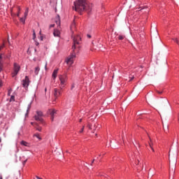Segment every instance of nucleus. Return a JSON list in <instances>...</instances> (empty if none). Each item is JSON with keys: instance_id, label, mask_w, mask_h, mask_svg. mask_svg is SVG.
Masks as SVG:
<instances>
[{"instance_id": "f257e3e1", "label": "nucleus", "mask_w": 179, "mask_h": 179, "mask_svg": "<svg viewBox=\"0 0 179 179\" xmlns=\"http://www.w3.org/2000/svg\"><path fill=\"white\" fill-rule=\"evenodd\" d=\"M92 3H89L87 0H76L74 1L73 9L78 13H82V12L90 13L92 12Z\"/></svg>"}, {"instance_id": "f03ea898", "label": "nucleus", "mask_w": 179, "mask_h": 179, "mask_svg": "<svg viewBox=\"0 0 179 179\" xmlns=\"http://www.w3.org/2000/svg\"><path fill=\"white\" fill-rule=\"evenodd\" d=\"M79 46H72V54H71L70 56H68V57H66V64H68V66H71V64H73V59H76V54H78V52H79Z\"/></svg>"}, {"instance_id": "7ed1b4c3", "label": "nucleus", "mask_w": 179, "mask_h": 179, "mask_svg": "<svg viewBox=\"0 0 179 179\" xmlns=\"http://www.w3.org/2000/svg\"><path fill=\"white\" fill-rule=\"evenodd\" d=\"M152 44H155V45L162 44V40L160 39V36H159L158 34H157L155 36L152 37Z\"/></svg>"}, {"instance_id": "20e7f679", "label": "nucleus", "mask_w": 179, "mask_h": 179, "mask_svg": "<svg viewBox=\"0 0 179 179\" xmlns=\"http://www.w3.org/2000/svg\"><path fill=\"white\" fill-rule=\"evenodd\" d=\"M73 41L74 45L82 44V38L80 36L77 35L73 38Z\"/></svg>"}, {"instance_id": "39448f33", "label": "nucleus", "mask_w": 179, "mask_h": 179, "mask_svg": "<svg viewBox=\"0 0 179 179\" xmlns=\"http://www.w3.org/2000/svg\"><path fill=\"white\" fill-rule=\"evenodd\" d=\"M43 117V112L36 111V115H34V120L43 122V117Z\"/></svg>"}, {"instance_id": "423d86ee", "label": "nucleus", "mask_w": 179, "mask_h": 179, "mask_svg": "<svg viewBox=\"0 0 179 179\" xmlns=\"http://www.w3.org/2000/svg\"><path fill=\"white\" fill-rule=\"evenodd\" d=\"M18 72H20V65L14 63V71L12 72V78L15 77Z\"/></svg>"}, {"instance_id": "0eeeda50", "label": "nucleus", "mask_w": 179, "mask_h": 179, "mask_svg": "<svg viewBox=\"0 0 179 179\" xmlns=\"http://www.w3.org/2000/svg\"><path fill=\"white\" fill-rule=\"evenodd\" d=\"M29 83H30V81L28 80V76L24 77V80H22V87L24 89L27 88Z\"/></svg>"}, {"instance_id": "6e6552de", "label": "nucleus", "mask_w": 179, "mask_h": 179, "mask_svg": "<svg viewBox=\"0 0 179 179\" xmlns=\"http://www.w3.org/2000/svg\"><path fill=\"white\" fill-rule=\"evenodd\" d=\"M65 79H66V76L65 75L59 76V83L62 85V87L65 85Z\"/></svg>"}, {"instance_id": "1a4fd4ad", "label": "nucleus", "mask_w": 179, "mask_h": 179, "mask_svg": "<svg viewBox=\"0 0 179 179\" xmlns=\"http://www.w3.org/2000/svg\"><path fill=\"white\" fill-rule=\"evenodd\" d=\"M61 95V92H59V90H57V88L53 89V97H55V99H57V97H59V96Z\"/></svg>"}, {"instance_id": "9d476101", "label": "nucleus", "mask_w": 179, "mask_h": 179, "mask_svg": "<svg viewBox=\"0 0 179 179\" xmlns=\"http://www.w3.org/2000/svg\"><path fill=\"white\" fill-rule=\"evenodd\" d=\"M130 162H132V164L138 165V163L140 162L139 160H138V158L133 157L132 159H130Z\"/></svg>"}, {"instance_id": "9b49d317", "label": "nucleus", "mask_w": 179, "mask_h": 179, "mask_svg": "<svg viewBox=\"0 0 179 179\" xmlns=\"http://www.w3.org/2000/svg\"><path fill=\"white\" fill-rule=\"evenodd\" d=\"M53 34H54L55 37H59V34H61V33L59 32V31L58 29H55Z\"/></svg>"}, {"instance_id": "f8f14e48", "label": "nucleus", "mask_w": 179, "mask_h": 179, "mask_svg": "<svg viewBox=\"0 0 179 179\" xmlns=\"http://www.w3.org/2000/svg\"><path fill=\"white\" fill-rule=\"evenodd\" d=\"M27 15H29V8H27L24 13V17L27 19Z\"/></svg>"}, {"instance_id": "ddd939ff", "label": "nucleus", "mask_w": 179, "mask_h": 179, "mask_svg": "<svg viewBox=\"0 0 179 179\" xmlns=\"http://www.w3.org/2000/svg\"><path fill=\"white\" fill-rule=\"evenodd\" d=\"M20 21L21 22V23H23V24H24V23H26V17H20Z\"/></svg>"}, {"instance_id": "4468645a", "label": "nucleus", "mask_w": 179, "mask_h": 179, "mask_svg": "<svg viewBox=\"0 0 179 179\" xmlns=\"http://www.w3.org/2000/svg\"><path fill=\"white\" fill-rule=\"evenodd\" d=\"M55 22L58 26H59V24H61V20H59V15H57V20Z\"/></svg>"}, {"instance_id": "2eb2a0df", "label": "nucleus", "mask_w": 179, "mask_h": 179, "mask_svg": "<svg viewBox=\"0 0 179 179\" xmlns=\"http://www.w3.org/2000/svg\"><path fill=\"white\" fill-rule=\"evenodd\" d=\"M38 66H36V68H34V75H38Z\"/></svg>"}, {"instance_id": "dca6fc26", "label": "nucleus", "mask_w": 179, "mask_h": 179, "mask_svg": "<svg viewBox=\"0 0 179 179\" xmlns=\"http://www.w3.org/2000/svg\"><path fill=\"white\" fill-rule=\"evenodd\" d=\"M20 145H22V146L28 147V143H27L26 141H24L20 142Z\"/></svg>"}, {"instance_id": "f3484780", "label": "nucleus", "mask_w": 179, "mask_h": 179, "mask_svg": "<svg viewBox=\"0 0 179 179\" xmlns=\"http://www.w3.org/2000/svg\"><path fill=\"white\" fill-rule=\"evenodd\" d=\"M52 77H53V78H57V70H53V74H52Z\"/></svg>"}, {"instance_id": "a211bd4d", "label": "nucleus", "mask_w": 179, "mask_h": 179, "mask_svg": "<svg viewBox=\"0 0 179 179\" xmlns=\"http://www.w3.org/2000/svg\"><path fill=\"white\" fill-rule=\"evenodd\" d=\"M50 115H51V120H52V115H55V110H51Z\"/></svg>"}, {"instance_id": "6ab92c4d", "label": "nucleus", "mask_w": 179, "mask_h": 179, "mask_svg": "<svg viewBox=\"0 0 179 179\" xmlns=\"http://www.w3.org/2000/svg\"><path fill=\"white\" fill-rule=\"evenodd\" d=\"M17 17L20 16V7L17 6Z\"/></svg>"}, {"instance_id": "aec40b11", "label": "nucleus", "mask_w": 179, "mask_h": 179, "mask_svg": "<svg viewBox=\"0 0 179 179\" xmlns=\"http://www.w3.org/2000/svg\"><path fill=\"white\" fill-rule=\"evenodd\" d=\"M124 38H125V36H124V35H119V36H118V39L119 40H124Z\"/></svg>"}, {"instance_id": "412c9836", "label": "nucleus", "mask_w": 179, "mask_h": 179, "mask_svg": "<svg viewBox=\"0 0 179 179\" xmlns=\"http://www.w3.org/2000/svg\"><path fill=\"white\" fill-rule=\"evenodd\" d=\"M148 146H150V150L155 152V149H152V143H148Z\"/></svg>"}, {"instance_id": "4be33fe9", "label": "nucleus", "mask_w": 179, "mask_h": 179, "mask_svg": "<svg viewBox=\"0 0 179 179\" xmlns=\"http://www.w3.org/2000/svg\"><path fill=\"white\" fill-rule=\"evenodd\" d=\"M36 38V31L33 30V39Z\"/></svg>"}, {"instance_id": "5701e85b", "label": "nucleus", "mask_w": 179, "mask_h": 179, "mask_svg": "<svg viewBox=\"0 0 179 179\" xmlns=\"http://www.w3.org/2000/svg\"><path fill=\"white\" fill-rule=\"evenodd\" d=\"M34 137H36L38 140H41V136H39L38 134H34Z\"/></svg>"}, {"instance_id": "b1692460", "label": "nucleus", "mask_w": 179, "mask_h": 179, "mask_svg": "<svg viewBox=\"0 0 179 179\" xmlns=\"http://www.w3.org/2000/svg\"><path fill=\"white\" fill-rule=\"evenodd\" d=\"M11 15L12 16H16V14L13 13V9H11Z\"/></svg>"}, {"instance_id": "393cba45", "label": "nucleus", "mask_w": 179, "mask_h": 179, "mask_svg": "<svg viewBox=\"0 0 179 179\" xmlns=\"http://www.w3.org/2000/svg\"><path fill=\"white\" fill-rule=\"evenodd\" d=\"M9 94H11V89L8 90V96H9Z\"/></svg>"}, {"instance_id": "a878e982", "label": "nucleus", "mask_w": 179, "mask_h": 179, "mask_svg": "<svg viewBox=\"0 0 179 179\" xmlns=\"http://www.w3.org/2000/svg\"><path fill=\"white\" fill-rule=\"evenodd\" d=\"M87 38H92V35H90V34H87Z\"/></svg>"}, {"instance_id": "bb28decb", "label": "nucleus", "mask_w": 179, "mask_h": 179, "mask_svg": "<svg viewBox=\"0 0 179 179\" xmlns=\"http://www.w3.org/2000/svg\"><path fill=\"white\" fill-rule=\"evenodd\" d=\"M40 40H41V41H43V40H44V36H41V37H40Z\"/></svg>"}, {"instance_id": "cd10ccee", "label": "nucleus", "mask_w": 179, "mask_h": 179, "mask_svg": "<svg viewBox=\"0 0 179 179\" xmlns=\"http://www.w3.org/2000/svg\"><path fill=\"white\" fill-rule=\"evenodd\" d=\"M174 41H176V42L177 43V44H179V43H178V39H177V38H176L174 39Z\"/></svg>"}, {"instance_id": "c85d7f7f", "label": "nucleus", "mask_w": 179, "mask_h": 179, "mask_svg": "<svg viewBox=\"0 0 179 179\" xmlns=\"http://www.w3.org/2000/svg\"><path fill=\"white\" fill-rule=\"evenodd\" d=\"M55 24H52L50 25V29H51V27H55Z\"/></svg>"}, {"instance_id": "c756f323", "label": "nucleus", "mask_w": 179, "mask_h": 179, "mask_svg": "<svg viewBox=\"0 0 179 179\" xmlns=\"http://www.w3.org/2000/svg\"><path fill=\"white\" fill-rule=\"evenodd\" d=\"M84 131V127H83V129H80V131H79V133H82Z\"/></svg>"}, {"instance_id": "7c9ffc66", "label": "nucleus", "mask_w": 179, "mask_h": 179, "mask_svg": "<svg viewBox=\"0 0 179 179\" xmlns=\"http://www.w3.org/2000/svg\"><path fill=\"white\" fill-rule=\"evenodd\" d=\"M157 93H158L159 94H161L162 93H163V92L157 91Z\"/></svg>"}, {"instance_id": "2f4dec72", "label": "nucleus", "mask_w": 179, "mask_h": 179, "mask_svg": "<svg viewBox=\"0 0 179 179\" xmlns=\"http://www.w3.org/2000/svg\"><path fill=\"white\" fill-rule=\"evenodd\" d=\"M36 131H41V127L36 128Z\"/></svg>"}, {"instance_id": "473e14b6", "label": "nucleus", "mask_w": 179, "mask_h": 179, "mask_svg": "<svg viewBox=\"0 0 179 179\" xmlns=\"http://www.w3.org/2000/svg\"><path fill=\"white\" fill-rule=\"evenodd\" d=\"M2 69H3V66H0V72L1 71H2Z\"/></svg>"}, {"instance_id": "72a5a7b5", "label": "nucleus", "mask_w": 179, "mask_h": 179, "mask_svg": "<svg viewBox=\"0 0 179 179\" xmlns=\"http://www.w3.org/2000/svg\"><path fill=\"white\" fill-rule=\"evenodd\" d=\"M10 101H13V96H10Z\"/></svg>"}, {"instance_id": "f704fd0d", "label": "nucleus", "mask_w": 179, "mask_h": 179, "mask_svg": "<svg viewBox=\"0 0 179 179\" xmlns=\"http://www.w3.org/2000/svg\"><path fill=\"white\" fill-rule=\"evenodd\" d=\"M131 80H134V77H130V81H131Z\"/></svg>"}, {"instance_id": "c9c22d12", "label": "nucleus", "mask_w": 179, "mask_h": 179, "mask_svg": "<svg viewBox=\"0 0 179 179\" xmlns=\"http://www.w3.org/2000/svg\"><path fill=\"white\" fill-rule=\"evenodd\" d=\"M26 164V160H24L22 162V164Z\"/></svg>"}, {"instance_id": "e433bc0d", "label": "nucleus", "mask_w": 179, "mask_h": 179, "mask_svg": "<svg viewBox=\"0 0 179 179\" xmlns=\"http://www.w3.org/2000/svg\"><path fill=\"white\" fill-rule=\"evenodd\" d=\"M36 179H43V178H41L38 177V176H36Z\"/></svg>"}, {"instance_id": "4c0bfd02", "label": "nucleus", "mask_w": 179, "mask_h": 179, "mask_svg": "<svg viewBox=\"0 0 179 179\" xmlns=\"http://www.w3.org/2000/svg\"><path fill=\"white\" fill-rule=\"evenodd\" d=\"M87 127H88V129H90V124H88Z\"/></svg>"}, {"instance_id": "58836bf2", "label": "nucleus", "mask_w": 179, "mask_h": 179, "mask_svg": "<svg viewBox=\"0 0 179 179\" xmlns=\"http://www.w3.org/2000/svg\"><path fill=\"white\" fill-rule=\"evenodd\" d=\"M94 163V159H92V162L90 164Z\"/></svg>"}, {"instance_id": "ea45409f", "label": "nucleus", "mask_w": 179, "mask_h": 179, "mask_svg": "<svg viewBox=\"0 0 179 179\" xmlns=\"http://www.w3.org/2000/svg\"><path fill=\"white\" fill-rule=\"evenodd\" d=\"M2 86V83H1V80H0V87Z\"/></svg>"}, {"instance_id": "a19ab883", "label": "nucleus", "mask_w": 179, "mask_h": 179, "mask_svg": "<svg viewBox=\"0 0 179 179\" xmlns=\"http://www.w3.org/2000/svg\"><path fill=\"white\" fill-rule=\"evenodd\" d=\"M44 66H45V68H47V64H45Z\"/></svg>"}, {"instance_id": "79ce46f5", "label": "nucleus", "mask_w": 179, "mask_h": 179, "mask_svg": "<svg viewBox=\"0 0 179 179\" xmlns=\"http://www.w3.org/2000/svg\"><path fill=\"white\" fill-rule=\"evenodd\" d=\"M3 48V47L1 46V47H0V51H1V49H2Z\"/></svg>"}, {"instance_id": "37998d69", "label": "nucleus", "mask_w": 179, "mask_h": 179, "mask_svg": "<svg viewBox=\"0 0 179 179\" xmlns=\"http://www.w3.org/2000/svg\"><path fill=\"white\" fill-rule=\"evenodd\" d=\"M75 87V86L72 85V88Z\"/></svg>"}, {"instance_id": "c03bdc74", "label": "nucleus", "mask_w": 179, "mask_h": 179, "mask_svg": "<svg viewBox=\"0 0 179 179\" xmlns=\"http://www.w3.org/2000/svg\"><path fill=\"white\" fill-rule=\"evenodd\" d=\"M0 179H3V178L0 176Z\"/></svg>"}, {"instance_id": "a18cd8bd", "label": "nucleus", "mask_w": 179, "mask_h": 179, "mask_svg": "<svg viewBox=\"0 0 179 179\" xmlns=\"http://www.w3.org/2000/svg\"><path fill=\"white\" fill-rule=\"evenodd\" d=\"M44 90H45V91H47V89H45Z\"/></svg>"}, {"instance_id": "49530a36", "label": "nucleus", "mask_w": 179, "mask_h": 179, "mask_svg": "<svg viewBox=\"0 0 179 179\" xmlns=\"http://www.w3.org/2000/svg\"><path fill=\"white\" fill-rule=\"evenodd\" d=\"M90 166H92V164H90Z\"/></svg>"}, {"instance_id": "de8ad7c7", "label": "nucleus", "mask_w": 179, "mask_h": 179, "mask_svg": "<svg viewBox=\"0 0 179 179\" xmlns=\"http://www.w3.org/2000/svg\"><path fill=\"white\" fill-rule=\"evenodd\" d=\"M0 143H1V138H0Z\"/></svg>"}, {"instance_id": "09e8293b", "label": "nucleus", "mask_w": 179, "mask_h": 179, "mask_svg": "<svg viewBox=\"0 0 179 179\" xmlns=\"http://www.w3.org/2000/svg\"><path fill=\"white\" fill-rule=\"evenodd\" d=\"M0 60H1V55H0Z\"/></svg>"}]
</instances>
